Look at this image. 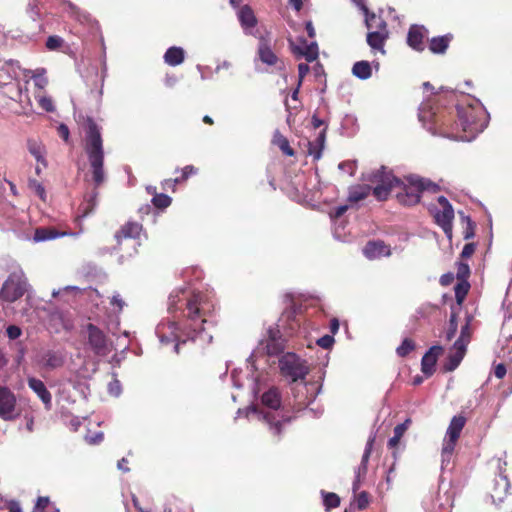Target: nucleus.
Here are the masks:
<instances>
[{"label": "nucleus", "instance_id": "20", "mask_svg": "<svg viewBox=\"0 0 512 512\" xmlns=\"http://www.w3.org/2000/svg\"><path fill=\"white\" fill-rule=\"evenodd\" d=\"M441 351V346H433L422 357L421 370L426 376L429 377L434 373L437 357Z\"/></svg>", "mask_w": 512, "mask_h": 512}, {"label": "nucleus", "instance_id": "7", "mask_svg": "<svg viewBox=\"0 0 512 512\" xmlns=\"http://www.w3.org/2000/svg\"><path fill=\"white\" fill-rule=\"evenodd\" d=\"M259 361L260 360L257 359L256 362L249 364L247 366L249 372L245 375H242V371H233L231 375L233 385L237 388H241L245 386V382H247V385L251 388L252 393L254 395L258 394L260 392V386L267 380L266 374L258 370Z\"/></svg>", "mask_w": 512, "mask_h": 512}, {"label": "nucleus", "instance_id": "9", "mask_svg": "<svg viewBox=\"0 0 512 512\" xmlns=\"http://www.w3.org/2000/svg\"><path fill=\"white\" fill-rule=\"evenodd\" d=\"M26 280L22 271H15L11 273L8 279L4 282L0 297L4 301L14 302L26 291Z\"/></svg>", "mask_w": 512, "mask_h": 512}, {"label": "nucleus", "instance_id": "18", "mask_svg": "<svg viewBox=\"0 0 512 512\" xmlns=\"http://www.w3.org/2000/svg\"><path fill=\"white\" fill-rule=\"evenodd\" d=\"M364 255L370 259H378L391 255L390 247L382 241H370L363 249Z\"/></svg>", "mask_w": 512, "mask_h": 512}, {"label": "nucleus", "instance_id": "51", "mask_svg": "<svg viewBox=\"0 0 512 512\" xmlns=\"http://www.w3.org/2000/svg\"><path fill=\"white\" fill-rule=\"evenodd\" d=\"M80 291H81L80 288L77 286H65L62 289L53 290L52 296L58 297V296L62 295L63 293H67V292H73V293L77 294Z\"/></svg>", "mask_w": 512, "mask_h": 512}, {"label": "nucleus", "instance_id": "36", "mask_svg": "<svg viewBox=\"0 0 512 512\" xmlns=\"http://www.w3.org/2000/svg\"><path fill=\"white\" fill-rule=\"evenodd\" d=\"M450 37L439 36L430 40L429 49L433 53H444L449 45Z\"/></svg>", "mask_w": 512, "mask_h": 512}, {"label": "nucleus", "instance_id": "11", "mask_svg": "<svg viewBox=\"0 0 512 512\" xmlns=\"http://www.w3.org/2000/svg\"><path fill=\"white\" fill-rule=\"evenodd\" d=\"M88 334V344L95 354L105 356L110 352L109 343L106 335L94 324L89 323L86 326Z\"/></svg>", "mask_w": 512, "mask_h": 512}, {"label": "nucleus", "instance_id": "8", "mask_svg": "<svg viewBox=\"0 0 512 512\" xmlns=\"http://www.w3.org/2000/svg\"><path fill=\"white\" fill-rule=\"evenodd\" d=\"M370 181L375 184L373 195L380 201L386 200L389 193L401 184V180L393 176L384 167L375 172Z\"/></svg>", "mask_w": 512, "mask_h": 512}, {"label": "nucleus", "instance_id": "16", "mask_svg": "<svg viewBox=\"0 0 512 512\" xmlns=\"http://www.w3.org/2000/svg\"><path fill=\"white\" fill-rule=\"evenodd\" d=\"M65 363V356L61 351H46L40 359L39 364L47 370H54L62 367Z\"/></svg>", "mask_w": 512, "mask_h": 512}, {"label": "nucleus", "instance_id": "3", "mask_svg": "<svg viewBox=\"0 0 512 512\" xmlns=\"http://www.w3.org/2000/svg\"><path fill=\"white\" fill-rule=\"evenodd\" d=\"M261 403L267 410H260L256 406L247 409L246 416L249 419L263 420L269 426L274 435H280L281 428L290 421L285 417L281 407V397L278 389L270 388L261 396Z\"/></svg>", "mask_w": 512, "mask_h": 512}, {"label": "nucleus", "instance_id": "22", "mask_svg": "<svg viewBox=\"0 0 512 512\" xmlns=\"http://www.w3.org/2000/svg\"><path fill=\"white\" fill-rule=\"evenodd\" d=\"M68 235L76 236L77 234H72V233H68L65 231L59 232L53 227H40L35 230V233L33 236V241L36 243L44 242V241L54 240V239H57L60 237L68 236Z\"/></svg>", "mask_w": 512, "mask_h": 512}, {"label": "nucleus", "instance_id": "29", "mask_svg": "<svg viewBox=\"0 0 512 512\" xmlns=\"http://www.w3.org/2000/svg\"><path fill=\"white\" fill-rule=\"evenodd\" d=\"M465 423L466 418L464 416H454L447 428L446 436L450 437L451 439H459L460 433L464 428Z\"/></svg>", "mask_w": 512, "mask_h": 512}, {"label": "nucleus", "instance_id": "50", "mask_svg": "<svg viewBox=\"0 0 512 512\" xmlns=\"http://www.w3.org/2000/svg\"><path fill=\"white\" fill-rule=\"evenodd\" d=\"M369 504L368 494L366 492H361L356 498L357 507L362 510L366 508Z\"/></svg>", "mask_w": 512, "mask_h": 512}, {"label": "nucleus", "instance_id": "19", "mask_svg": "<svg viewBox=\"0 0 512 512\" xmlns=\"http://www.w3.org/2000/svg\"><path fill=\"white\" fill-rule=\"evenodd\" d=\"M427 37V30L424 26L412 25L408 32L407 42L410 47L417 51L424 49V39Z\"/></svg>", "mask_w": 512, "mask_h": 512}, {"label": "nucleus", "instance_id": "49", "mask_svg": "<svg viewBox=\"0 0 512 512\" xmlns=\"http://www.w3.org/2000/svg\"><path fill=\"white\" fill-rule=\"evenodd\" d=\"M103 432H96L94 435H86L85 440L90 445L99 444L103 441Z\"/></svg>", "mask_w": 512, "mask_h": 512}, {"label": "nucleus", "instance_id": "63", "mask_svg": "<svg viewBox=\"0 0 512 512\" xmlns=\"http://www.w3.org/2000/svg\"><path fill=\"white\" fill-rule=\"evenodd\" d=\"M454 280V274L453 273H445L440 277V284L442 286H448L450 285Z\"/></svg>", "mask_w": 512, "mask_h": 512}, {"label": "nucleus", "instance_id": "37", "mask_svg": "<svg viewBox=\"0 0 512 512\" xmlns=\"http://www.w3.org/2000/svg\"><path fill=\"white\" fill-rule=\"evenodd\" d=\"M470 284L467 280H458L454 291L455 298L458 305H462L467 293L469 292Z\"/></svg>", "mask_w": 512, "mask_h": 512}, {"label": "nucleus", "instance_id": "45", "mask_svg": "<svg viewBox=\"0 0 512 512\" xmlns=\"http://www.w3.org/2000/svg\"><path fill=\"white\" fill-rule=\"evenodd\" d=\"M470 275L469 265L463 262L458 263L457 265V279L458 280H467Z\"/></svg>", "mask_w": 512, "mask_h": 512}, {"label": "nucleus", "instance_id": "46", "mask_svg": "<svg viewBox=\"0 0 512 512\" xmlns=\"http://www.w3.org/2000/svg\"><path fill=\"white\" fill-rule=\"evenodd\" d=\"M403 427L402 426H396L394 428V436L391 437L388 441V446L390 448H394L398 445L401 437L403 436Z\"/></svg>", "mask_w": 512, "mask_h": 512}, {"label": "nucleus", "instance_id": "48", "mask_svg": "<svg viewBox=\"0 0 512 512\" xmlns=\"http://www.w3.org/2000/svg\"><path fill=\"white\" fill-rule=\"evenodd\" d=\"M30 187L35 191L41 200H46L45 188L39 182L36 180L30 181Z\"/></svg>", "mask_w": 512, "mask_h": 512}, {"label": "nucleus", "instance_id": "62", "mask_svg": "<svg viewBox=\"0 0 512 512\" xmlns=\"http://www.w3.org/2000/svg\"><path fill=\"white\" fill-rule=\"evenodd\" d=\"M475 251V245L473 243L466 244L461 252V256L464 258H469Z\"/></svg>", "mask_w": 512, "mask_h": 512}, {"label": "nucleus", "instance_id": "55", "mask_svg": "<svg viewBox=\"0 0 512 512\" xmlns=\"http://www.w3.org/2000/svg\"><path fill=\"white\" fill-rule=\"evenodd\" d=\"M108 391L113 396H119L121 393V385L118 380H113L108 385Z\"/></svg>", "mask_w": 512, "mask_h": 512}, {"label": "nucleus", "instance_id": "53", "mask_svg": "<svg viewBox=\"0 0 512 512\" xmlns=\"http://www.w3.org/2000/svg\"><path fill=\"white\" fill-rule=\"evenodd\" d=\"M50 500L48 497H39L36 501L34 510L38 512H43L44 509L48 508Z\"/></svg>", "mask_w": 512, "mask_h": 512}, {"label": "nucleus", "instance_id": "13", "mask_svg": "<svg viewBox=\"0 0 512 512\" xmlns=\"http://www.w3.org/2000/svg\"><path fill=\"white\" fill-rule=\"evenodd\" d=\"M290 47L292 52L297 57H303L308 62H312L318 57V45L316 42H311L310 44L304 38H299L298 43L293 42L289 39Z\"/></svg>", "mask_w": 512, "mask_h": 512}, {"label": "nucleus", "instance_id": "59", "mask_svg": "<svg viewBox=\"0 0 512 512\" xmlns=\"http://www.w3.org/2000/svg\"><path fill=\"white\" fill-rule=\"evenodd\" d=\"M469 320L466 322V324L461 328V335L457 340H463L466 341V345L469 342L470 338V332H469Z\"/></svg>", "mask_w": 512, "mask_h": 512}, {"label": "nucleus", "instance_id": "33", "mask_svg": "<svg viewBox=\"0 0 512 512\" xmlns=\"http://www.w3.org/2000/svg\"><path fill=\"white\" fill-rule=\"evenodd\" d=\"M45 69H36L35 71L31 70H23L24 76L30 75V77L33 79L34 84L39 89H44L46 85L48 84V79L45 76Z\"/></svg>", "mask_w": 512, "mask_h": 512}, {"label": "nucleus", "instance_id": "5", "mask_svg": "<svg viewBox=\"0 0 512 512\" xmlns=\"http://www.w3.org/2000/svg\"><path fill=\"white\" fill-rule=\"evenodd\" d=\"M408 184L401 181L397 188L402 191L397 193V199L404 205H415L420 201V193L423 191L437 192L439 190L438 184L432 182L427 178H422L416 175L407 178Z\"/></svg>", "mask_w": 512, "mask_h": 512}, {"label": "nucleus", "instance_id": "38", "mask_svg": "<svg viewBox=\"0 0 512 512\" xmlns=\"http://www.w3.org/2000/svg\"><path fill=\"white\" fill-rule=\"evenodd\" d=\"M274 143L280 148V150L287 156H293L294 151L290 147L288 139L280 134L279 132H276L274 134Z\"/></svg>", "mask_w": 512, "mask_h": 512}, {"label": "nucleus", "instance_id": "12", "mask_svg": "<svg viewBox=\"0 0 512 512\" xmlns=\"http://www.w3.org/2000/svg\"><path fill=\"white\" fill-rule=\"evenodd\" d=\"M15 407V395L8 388L0 386V417L4 420L14 419Z\"/></svg>", "mask_w": 512, "mask_h": 512}, {"label": "nucleus", "instance_id": "64", "mask_svg": "<svg viewBox=\"0 0 512 512\" xmlns=\"http://www.w3.org/2000/svg\"><path fill=\"white\" fill-rule=\"evenodd\" d=\"M8 512H22L21 506L17 501H10L7 504Z\"/></svg>", "mask_w": 512, "mask_h": 512}, {"label": "nucleus", "instance_id": "15", "mask_svg": "<svg viewBox=\"0 0 512 512\" xmlns=\"http://www.w3.org/2000/svg\"><path fill=\"white\" fill-rule=\"evenodd\" d=\"M265 349L268 355H277L284 350V340L276 327H270L267 331Z\"/></svg>", "mask_w": 512, "mask_h": 512}, {"label": "nucleus", "instance_id": "41", "mask_svg": "<svg viewBox=\"0 0 512 512\" xmlns=\"http://www.w3.org/2000/svg\"><path fill=\"white\" fill-rule=\"evenodd\" d=\"M152 202L158 208H166L171 204V198L166 194H158L153 197Z\"/></svg>", "mask_w": 512, "mask_h": 512}, {"label": "nucleus", "instance_id": "23", "mask_svg": "<svg viewBox=\"0 0 512 512\" xmlns=\"http://www.w3.org/2000/svg\"><path fill=\"white\" fill-rule=\"evenodd\" d=\"M509 481L506 476L499 475L494 480V486L491 492V497L494 502H502L507 495L509 489Z\"/></svg>", "mask_w": 512, "mask_h": 512}, {"label": "nucleus", "instance_id": "28", "mask_svg": "<svg viewBox=\"0 0 512 512\" xmlns=\"http://www.w3.org/2000/svg\"><path fill=\"white\" fill-rule=\"evenodd\" d=\"M185 52L181 47L173 46L167 49L164 54V61L169 66L180 65L184 61Z\"/></svg>", "mask_w": 512, "mask_h": 512}, {"label": "nucleus", "instance_id": "57", "mask_svg": "<svg viewBox=\"0 0 512 512\" xmlns=\"http://www.w3.org/2000/svg\"><path fill=\"white\" fill-rule=\"evenodd\" d=\"M7 335L10 339H17L21 335V329L18 326L10 325L7 328Z\"/></svg>", "mask_w": 512, "mask_h": 512}, {"label": "nucleus", "instance_id": "61", "mask_svg": "<svg viewBox=\"0 0 512 512\" xmlns=\"http://www.w3.org/2000/svg\"><path fill=\"white\" fill-rule=\"evenodd\" d=\"M58 134L65 142H67L70 135L68 126L65 124H60L58 127Z\"/></svg>", "mask_w": 512, "mask_h": 512}, {"label": "nucleus", "instance_id": "52", "mask_svg": "<svg viewBox=\"0 0 512 512\" xmlns=\"http://www.w3.org/2000/svg\"><path fill=\"white\" fill-rule=\"evenodd\" d=\"M333 343L334 338L330 335H325L317 340V344L324 349H329Z\"/></svg>", "mask_w": 512, "mask_h": 512}, {"label": "nucleus", "instance_id": "47", "mask_svg": "<svg viewBox=\"0 0 512 512\" xmlns=\"http://www.w3.org/2000/svg\"><path fill=\"white\" fill-rule=\"evenodd\" d=\"M63 44V39L59 36H49L46 41V47L49 50H56Z\"/></svg>", "mask_w": 512, "mask_h": 512}, {"label": "nucleus", "instance_id": "42", "mask_svg": "<svg viewBox=\"0 0 512 512\" xmlns=\"http://www.w3.org/2000/svg\"><path fill=\"white\" fill-rule=\"evenodd\" d=\"M29 152L35 157L38 162H44L43 150L40 144L36 142L29 143Z\"/></svg>", "mask_w": 512, "mask_h": 512}, {"label": "nucleus", "instance_id": "56", "mask_svg": "<svg viewBox=\"0 0 512 512\" xmlns=\"http://www.w3.org/2000/svg\"><path fill=\"white\" fill-rule=\"evenodd\" d=\"M27 12L33 20H36L39 17L40 12L35 1L29 3Z\"/></svg>", "mask_w": 512, "mask_h": 512}, {"label": "nucleus", "instance_id": "32", "mask_svg": "<svg viewBox=\"0 0 512 512\" xmlns=\"http://www.w3.org/2000/svg\"><path fill=\"white\" fill-rule=\"evenodd\" d=\"M258 54L260 60L268 65H274L277 61L276 55L273 53L271 48L267 45V43L264 40L260 41Z\"/></svg>", "mask_w": 512, "mask_h": 512}, {"label": "nucleus", "instance_id": "30", "mask_svg": "<svg viewBox=\"0 0 512 512\" xmlns=\"http://www.w3.org/2000/svg\"><path fill=\"white\" fill-rule=\"evenodd\" d=\"M352 74L361 80H367L372 75L371 64L368 61H358L352 67Z\"/></svg>", "mask_w": 512, "mask_h": 512}, {"label": "nucleus", "instance_id": "1", "mask_svg": "<svg viewBox=\"0 0 512 512\" xmlns=\"http://www.w3.org/2000/svg\"><path fill=\"white\" fill-rule=\"evenodd\" d=\"M210 307L207 297L201 292H191L186 288L174 290L169 296L168 311L173 313L182 310L186 323L180 330L175 321L162 320L156 327L159 341L162 344L175 342L176 353L179 352L180 344L187 340L198 341L201 345L210 344L213 338L210 328L203 327L211 323L208 320Z\"/></svg>", "mask_w": 512, "mask_h": 512}, {"label": "nucleus", "instance_id": "10", "mask_svg": "<svg viewBox=\"0 0 512 512\" xmlns=\"http://www.w3.org/2000/svg\"><path fill=\"white\" fill-rule=\"evenodd\" d=\"M439 209L433 210L436 223L441 226L448 238L452 237V220L454 210L452 205L444 196L438 197Z\"/></svg>", "mask_w": 512, "mask_h": 512}, {"label": "nucleus", "instance_id": "21", "mask_svg": "<svg viewBox=\"0 0 512 512\" xmlns=\"http://www.w3.org/2000/svg\"><path fill=\"white\" fill-rule=\"evenodd\" d=\"M466 352V341L456 340L453 345V352L450 354L447 363L445 364L446 371L455 370L462 361Z\"/></svg>", "mask_w": 512, "mask_h": 512}, {"label": "nucleus", "instance_id": "25", "mask_svg": "<svg viewBox=\"0 0 512 512\" xmlns=\"http://www.w3.org/2000/svg\"><path fill=\"white\" fill-rule=\"evenodd\" d=\"M141 231H142L141 224H139L137 222H128L124 226H122L120 231H118L115 234V238H116L117 242H120V240L122 238H125V239L133 238V239H135V238H137L140 235Z\"/></svg>", "mask_w": 512, "mask_h": 512}, {"label": "nucleus", "instance_id": "31", "mask_svg": "<svg viewBox=\"0 0 512 512\" xmlns=\"http://www.w3.org/2000/svg\"><path fill=\"white\" fill-rule=\"evenodd\" d=\"M457 441L458 439H451L445 436L441 452L442 466L450 463Z\"/></svg>", "mask_w": 512, "mask_h": 512}, {"label": "nucleus", "instance_id": "44", "mask_svg": "<svg viewBox=\"0 0 512 512\" xmlns=\"http://www.w3.org/2000/svg\"><path fill=\"white\" fill-rule=\"evenodd\" d=\"M434 116V112L431 111L427 104H424L419 109V120L426 126V122Z\"/></svg>", "mask_w": 512, "mask_h": 512}, {"label": "nucleus", "instance_id": "14", "mask_svg": "<svg viewBox=\"0 0 512 512\" xmlns=\"http://www.w3.org/2000/svg\"><path fill=\"white\" fill-rule=\"evenodd\" d=\"M357 5L363 11L365 16V25L369 31L373 32H389L387 28V23L381 17L376 15L375 13L369 12L368 8L362 1H358Z\"/></svg>", "mask_w": 512, "mask_h": 512}, {"label": "nucleus", "instance_id": "39", "mask_svg": "<svg viewBox=\"0 0 512 512\" xmlns=\"http://www.w3.org/2000/svg\"><path fill=\"white\" fill-rule=\"evenodd\" d=\"M323 495V503L327 510L332 508H336L340 504V498L335 493H322Z\"/></svg>", "mask_w": 512, "mask_h": 512}, {"label": "nucleus", "instance_id": "60", "mask_svg": "<svg viewBox=\"0 0 512 512\" xmlns=\"http://www.w3.org/2000/svg\"><path fill=\"white\" fill-rule=\"evenodd\" d=\"M309 72V66L306 63H300L298 65V74H299V85H301L303 78Z\"/></svg>", "mask_w": 512, "mask_h": 512}, {"label": "nucleus", "instance_id": "40", "mask_svg": "<svg viewBox=\"0 0 512 512\" xmlns=\"http://www.w3.org/2000/svg\"><path fill=\"white\" fill-rule=\"evenodd\" d=\"M35 98H36L39 106L46 112H54L55 111V106L53 104V100L51 97L39 94V95H35Z\"/></svg>", "mask_w": 512, "mask_h": 512}, {"label": "nucleus", "instance_id": "6", "mask_svg": "<svg viewBox=\"0 0 512 512\" xmlns=\"http://www.w3.org/2000/svg\"><path fill=\"white\" fill-rule=\"evenodd\" d=\"M281 375L291 382L304 380L310 372L307 361L293 352H287L279 358Z\"/></svg>", "mask_w": 512, "mask_h": 512}, {"label": "nucleus", "instance_id": "2", "mask_svg": "<svg viewBox=\"0 0 512 512\" xmlns=\"http://www.w3.org/2000/svg\"><path fill=\"white\" fill-rule=\"evenodd\" d=\"M83 143L91 166L93 181L96 186H99L105 180L103 140L101 128L90 117L86 119L84 126Z\"/></svg>", "mask_w": 512, "mask_h": 512}, {"label": "nucleus", "instance_id": "24", "mask_svg": "<svg viewBox=\"0 0 512 512\" xmlns=\"http://www.w3.org/2000/svg\"><path fill=\"white\" fill-rule=\"evenodd\" d=\"M388 37L389 32L369 31L367 33L366 41L372 50H377L380 51L382 54H385L384 45Z\"/></svg>", "mask_w": 512, "mask_h": 512}, {"label": "nucleus", "instance_id": "26", "mask_svg": "<svg viewBox=\"0 0 512 512\" xmlns=\"http://www.w3.org/2000/svg\"><path fill=\"white\" fill-rule=\"evenodd\" d=\"M238 19L241 23L242 28L249 33V30L254 28L257 23L256 17L251 10V8L247 5L240 8L238 11Z\"/></svg>", "mask_w": 512, "mask_h": 512}, {"label": "nucleus", "instance_id": "58", "mask_svg": "<svg viewBox=\"0 0 512 512\" xmlns=\"http://www.w3.org/2000/svg\"><path fill=\"white\" fill-rule=\"evenodd\" d=\"M28 90H27V87L25 86L24 88H22L21 86L18 87V98L16 99V101L18 102H23L24 98L27 100L28 104L31 105V101H30V98L28 96Z\"/></svg>", "mask_w": 512, "mask_h": 512}, {"label": "nucleus", "instance_id": "54", "mask_svg": "<svg viewBox=\"0 0 512 512\" xmlns=\"http://www.w3.org/2000/svg\"><path fill=\"white\" fill-rule=\"evenodd\" d=\"M195 173H196V169L194 168V166L187 165V166H185L182 169V177L181 178H176L174 180V182L175 183H179L180 181L187 179L189 175L195 174Z\"/></svg>", "mask_w": 512, "mask_h": 512}, {"label": "nucleus", "instance_id": "27", "mask_svg": "<svg viewBox=\"0 0 512 512\" xmlns=\"http://www.w3.org/2000/svg\"><path fill=\"white\" fill-rule=\"evenodd\" d=\"M325 132V129H323L314 141L308 142V154L312 156L314 160H319L322 156V150L325 143Z\"/></svg>", "mask_w": 512, "mask_h": 512}, {"label": "nucleus", "instance_id": "34", "mask_svg": "<svg viewBox=\"0 0 512 512\" xmlns=\"http://www.w3.org/2000/svg\"><path fill=\"white\" fill-rule=\"evenodd\" d=\"M371 191V187L369 185H358L352 187L349 191L348 199L351 202H358L360 200L365 199Z\"/></svg>", "mask_w": 512, "mask_h": 512}, {"label": "nucleus", "instance_id": "17", "mask_svg": "<svg viewBox=\"0 0 512 512\" xmlns=\"http://www.w3.org/2000/svg\"><path fill=\"white\" fill-rule=\"evenodd\" d=\"M28 386L40 398L45 408L50 410L52 406V396L43 381L30 377L28 378Z\"/></svg>", "mask_w": 512, "mask_h": 512}, {"label": "nucleus", "instance_id": "35", "mask_svg": "<svg viewBox=\"0 0 512 512\" xmlns=\"http://www.w3.org/2000/svg\"><path fill=\"white\" fill-rule=\"evenodd\" d=\"M374 439H375L374 437H370L367 441L365 451L362 456L361 464L356 469L358 478L364 476L367 472V463H368V460H369V457L371 454Z\"/></svg>", "mask_w": 512, "mask_h": 512}, {"label": "nucleus", "instance_id": "4", "mask_svg": "<svg viewBox=\"0 0 512 512\" xmlns=\"http://www.w3.org/2000/svg\"><path fill=\"white\" fill-rule=\"evenodd\" d=\"M457 111V125L461 127L462 134H453L450 136L452 139L470 142L487 127L488 114L478 101L466 106L460 105Z\"/></svg>", "mask_w": 512, "mask_h": 512}, {"label": "nucleus", "instance_id": "43", "mask_svg": "<svg viewBox=\"0 0 512 512\" xmlns=\"http://www.w3.org/2000/svg\"><path fill=\"white\" fill-rule=\"evenodd\" d=\"M414 349V344L411 340L405 339L402 344L397 348V354L401 357L406 356Z\"/></svg>", "mask_w": 512, "mask_h": 512}]
</instances>
